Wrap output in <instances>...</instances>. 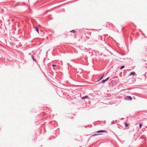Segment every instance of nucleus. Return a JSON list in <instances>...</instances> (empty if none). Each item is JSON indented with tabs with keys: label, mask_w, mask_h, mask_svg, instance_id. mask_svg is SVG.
Segmentation results:
<instances>
[{
	"label": "nucleus",
	"mask_w": 147,
	"mask_h": 147,
	"mask_svg": "<svg viewBox=\"0 0 147 147\" xmlns=\"http://www.w3.org/2000/svg\"><path fill=\"white\" fill-rule=\"evenodd\" d=\"M109 77H108V78H106L105 80H102V81L101 82H102L103 83H104L105 82L107 81L109 79Z\"/></svg>",
	"instance_id": "1"
},
{
	"label": "nucleus",
	"mask_w": 147,
	"mask_h": 147,
	"mask_svg": "<svg viewBox=\"0 0 147 147\" xmlns=\"http://www.w3.org/2000/svg\"><path fill=\"white\" fill-rule=\"evenodd\" d=\"M89 98V97L87 96H85L82 97H81L82 99H86Z\"/></svg>",
	"instance_id": "2"
},
{
	"label": "nucleus",
	"mask_w": 147,
	"mask_h": 147,
	"mask_svg": "<svg viewBox=\"0 0 147 147\" xmlns=\"http://www.w3.org/2000/svg\"><path fill=\"white\" fill-rule=\"evenodd\" d=\"M127 99H129L130 100H131L132 99V97L131 96H127Z\"/></svg>",
	"instance_id": "3"
},
{
	"label": "nucleus",
	"mask_w": 147,
	"mask_h": 147,
	"mask_svg": "<svg viewBox=\"0 0 147 147\" xmlns=\"http://www.w3.org/2000/svg\"><path fill=\"white\" fill-rule=\"evenodd\" d=\"M106 132V131H105L103 130H101L99 131H97V133H101V132Z\"/></svg>",
	"instance_id": "4"
},
{
	"label": "nucleus",
	"mask_w": 147,
	"mask_h": 147,
	"mask_svg": "<svg viewBox=\"0 0 147 147\" xmlns=\"http://www.w3.org/2000/svg\"><path fill=\"white\" fill-rule=\"evenodd\" d=\"M34 28L35 29L36 31L38 32V33H39V30L36 27H35Z\"/></svg>",
	"instance_id": "5"
},
{
	"label": "nucleus",
	"mask_w": 147,
	"mask_h": 147,
	"mask_svg": "<svg viewBox=\"0 0 147 147\" xmlns=\"http://www.w3.org/2000/svg\"><path fill=\"white\" fill-rule=\"evenodd\" d=\"M135 74V73L134 72H132L130 73L129 75L130 76H131V75H134Z\"/></svg>",
	"instance_id": "6"
},
{
	"label": "nucleus",
	"mask_w": 147,
	"mask_h": 147,
	"mask_svg": "<svg viewBox=\"0 0 147 147\" xmlns=\"http://www.w3.org/2000/svg\"><path fill=\"white\" fill-rule=\"evenodd\" d=\"M124 124H125V127H128L129 125L127 123H124Z\"/></svg>",
	"instance_id": "7"
},
{
	"label": "nucleus",
	"mask_w": 147,
	"mask_h": 147,
	"mask_svg": "<svg viewBox=\"0 0 147 147\" xmlns=\"http://www.w3.org/2000/svg\"><path fill=\"white\" fill-rule=\"evenodd\" d=\"M75 32V31L74 30H73L70 31V32H71L74 33Z\"/></svg>",
	"instance_id": "8"
},
{
	"label": "nucleus",
	"mask_w": 147,
	"mask_h": 147,
	"mask_svg": "<svg viewBox=\"0 0 147 147\" xmlns=\"http://www.w3.org/2000/svg\"><path fill=\"white\" fill-rule=\"evenodd\" d=\"M104 76V74H103V75H102V76H101V77L100 78V79L99 80H101V79H102L103 78V77Z\"/></svg>",
	"instance_id": "9"
},
{
	"label": "nucleus",
	"mask_w": 147,
	"mask_h": 147,
	"mask_svg": "<svg viewBox=\"0 0 147 147\" xmlns=\"http://www.w3.org/2000/svg\"><path fill=\"white\" fill-rule=\"evenodd\" d=\"M99 134H94L92 136H97V135H98Z\"/></svg>",
	"instance_id": "10"
},
{
	"label": "nucleus",
	"mask_w": 147,
	"mask_h": 147,
	"mask_svg": "<svg viewBox=\"0 0 147 147\" xmlns=\"http://www.w3.org/2000/svg\"><path fill=\"white\" fill-rule=\"evenodd\" d=\"M124 67V66H122L120 68V69H123Z\"/></svg>",
	"instance_id": "11"
},
{
	"label": "nucleus",
	"mask_w": 147,
	"mask_h": 147,
	"mask_svg": "<svg viewBox=\"0 0 147 147\" xmlns=\"http://www.w3.org/2000/svg\"><path fill=\"white\" fill-rule=\"evenodd\" d=\"M31 56H32V59H33V60L35 61H36V60L34 59L33 55H32Z\"/></svg>",
	"instance_id": "12"
},
{
	"label": "nucleus",
	"mask_w": 147,
	"mask_h": 147,
	"mask_svg": "<svg viewBox=\"0 0 147 147\" xmlns=\"http://www.w3.org/2000/svg\"><path fill=\"white\" fill-rule=\"evenodd\" d=\"M52 65V66L53 67H55L56 66V65H54V64H53Z\"/></svg>",
	"instance_id": "13"
},
{
	"label": "nucleus",
	"mask_w": 147,
	"mask_h": 147,
	"mask_svg": "<svg viewBox=\"0 0 147 147\" xmlns=\"http://www.w3.org/2000/svg\"><path fill=\"white\" fill-rule=\"evenodd\" d=\"M142 127V124H140L139 125V127L140 128H141Z\"/></svg>",
	"instance_id": "14"
}]
</instances>
